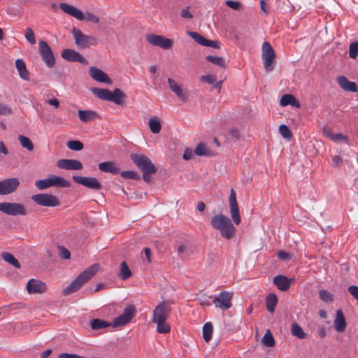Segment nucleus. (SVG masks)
<instances>
[{
  "label": "nucleus",
  "mask_w": 358,
  "mask_h": 358,
  "mask_svg": "<svg viewBox=\"0 0 358 358\" xmlns=\"http://www.w3.org/2000/svg\"><path fill=\"white\" fill-rule=\"evenodd\" d=\"M213 324L210 322H206L203 327V337L205 341H209L212 338Z\"/></svg>",
  "instance_id": "obj_37"
},
{
  "label": "nucleus",
  "mask_w": 358,
  "mask_h": 358,
  "mask_svg": "<svg viewBox=\"0 0 358 358\" xmlns=\"http://www.w3.org/2000/svg\"><path fill=\"white\" fill-rule=\"evenodd\" d=\"M121 176L124 178L133 179V180H139L140 176L138 174L133 171H124L121 173Z\"/></svg>",
  "instance_id": "obj_47"
},
{
  "label": "nucleus",
  "mask_w": 358,
  "mask_h": 358,
  "mask_svg": "<svg viewBox=\"0 0 358 358\" xmlns=\"http://www.w3.org/2000/svg\"><path fill=\"white\" fill-rule=\"evenodd\" d=\"M27 290L29 294H43L47 290L45 282L36 279H31L27 284Z\"/></svg>",
  "instance_id": "obj_16"
},
{
  "label": "nucleus",
  "mask_w": 358,
  "mask_h": 358,
  "mask_svg": "<svg viewBox=\"0 0 358 358\" xmlns=\"http://www.w3.org/2000/svg\"><path fill=\"white\" fill-rule=\"evenodd\" d=\"M320 299L325 303L332 302L334 301V296L332 294L326 290L322 289L319 292Z\"/></svg>",
  "instance_id": "obj_41"
},
{
  "label": "nucleus",
  "mask_w": 358,
  "mask_h": 358,
  "mask_svg": "<svg viewBox=\"0 0 358 358\" xmlns=\"http://www.w3.org/2000/svg\"><path fill=\"white\" fill-rule=\"evenodd\" d=\"M146 41L155 46H159L164 50H169L173 45L172 40L161 35L150 34L146 36Z\"/></svg>",
  "instance_id": "obj_11"
},
{
  "label": "nucleus",
  "mask_w": 358,
  "mask_h": 358,
  "mask_svg": "<svg viewBox=\"0 0 358 358\" xmlns=\"http://www.w3.org/2000/svg\"><path fill=\"white\" fill-rule=\"evenodd\" d=\"M98 270V264H93L87 267L63 290L62 294L67 296L77 292L85 283H86L97 273Z\"/></svg>",
  "instance_id": "obj_2"
},
{
  "label": "nucleus",
  "mask_w": 358,
  "mask_h": 358,
  "mask_svg": "<svg viewBox=\"0 0 358 358\" xmlns=\"http://www.w3.org/2000/svg\"><path fill=\"white\" fill-rule=\"evenodd\" d=\"M293 281V278H289L282 275H278L273 278V284L281 292L287 291L290 288Z\"/></svg>",
  "instance_id": "obj_19"
},
{
  "label": "nucleus",
  "mask_w": 358,
  "mask_h": 358,
  "mask_svg": "<svg viewBox=\"0 0 358 358\" xmlns=\"http://www.w3.org/2000/svg\"><path fill=\"white\" fill-rule=\"evenodd\" d=\"M62 57L66 61L78 62L81 64H87V59L78 52L72 49H65L62 52Z\"/></svg>",
  "instance_id": "obj_20"
},
{
  "label": "nucleus",
  "mask_w": 358,
  "mask_h": 358,
  "mask_svg": "<svg viewBox=\"0 0 358 358\" xmlns=\"http://www.w3.org/2000/svg\"><path fill=\"white\" fill-rule=\"evenodd\" d=\"M277 303L278 298L276 294L270 293V313L274 312Z\"/></svg>",
  "instance_id": "obj_51"
},
{
  "label": "nucleus",
  "mask_w": 358,
  "mask_h": 358,
  "mask_svg": "<svg viewBox=\"0 0 358 358\" xmlns=\"http://www.w3.org/2000/svg\"><path fill=\"white\" fill-rule=\"evenodd\" d=\"M89 75L93 80H94L97 82L106 83V84H108V85L112 84V80L108 76V75L105 72H103L102 70H101L96 67L91 66L89 69Z\"/></svg>",
  "instance_id": "obj_17"
},
{
  "label": "nucleus",
  "mask_w": 358,
  "mask_h": 358,
  "mask_svg": "<svg viewBox=\"0 0 358 358\" xmlns=\"http://www.w3.org/2000/svg\"><path fill=\"white\" fill-rule=\"evenodd\" d=\"M148 125L153 134H159L161 131L162 125L159 119L155 116L148 121Z\"/></svg>",
  "instance_id": "obj_30"
},
{
  "label": "nucleus",
  "mask_w": 358,
  "mask_h": 358,
  "mask_svg": "<svg viewBox=\"0 0 358 358\" xmlns=\"http://www.w3.org/2000/svg\"><path fill=\"white\" fill-rule=\"evenodd\" d=\"M193 157V151L192 149L190 148H186L184 151V153H183V155H182V158L185 159V160H189L192 158Z\"/></svg>",
  "instance_id": "obj_56"
},
{
  "label": "nucleus",
  "mask_w": 358,
  "mask_h": 358,
  "mask_svg": "<svg viewBox=\"0 0 358 358\" xmlns=\"http://www.w3.org/2000/svg\"><path fill=\"white\" fill-rule=\"evenodd\" d=\"M71 34L75 40L76 45L81 49L87 48L92 45H96L97 39L96 37L83 34L80 29L73 27Z\"/></svg>",
  "instance_id": "obj_4"
},
{
  "label": "nucleus",
  "mask_w": 358,
  "mask_h": 358,
  "mask_svg": "<svg viewBox=\"0 0 358 358\" xmlns=\"http://www.w3.org/2000/svg\"><path fill=\"white\" fill-rule=\"evenodd\" d=\"M212 227L220 231V235L227 239H231L236 233V229L231 220L222 214L213 215L210 220Z\"/></svg>",
  "instance_id": "obj_1"
},
{
  "label": "nucleus",
  "mask_w": 358,
  "mask_h": 358,
  "mask_svg": "<svg viewBox=\"0 0 358 358\" xmlns=\"http://www.w3.org/2000/svg\"><path fill=\"white\" fill-rule=\"evenodd\" d=\"M229 203L231 219L236 225H238L241 223V219L240 216L239 208L236 201V192L234 190V189H231L230 190Z\"/></svg>",
  "instance_id": "obj_14"
},
{
  "label": "nucleus",
  "mask_w": 358,
  "mask_h": 358,
  "mask_svg": "<svg viewBox=\"0 0 358 358\" xmlns=\"http://www.w3.org/2000/svg\"><path fill=\"white\" fill-rule=\"evenodd\" d=\"M67 147L72 150L80 151L83 148V144L79 141H69Z\"/></svg>",
  "instance_id": "obj_44"
},
{
  "label": "nucleus",
  "mask_w": 358,
  "mask_h": 358,
  "mask_svg": "<svg viewBox=\"0 0 358 358\" xmlns=\"http://www.w3.org/2000/svg\"><path fill=\"white\" fill-rule=\"evenodd\" d=\"M343 160L339 155H334L332 157V166L334 167L338 168L340 167L343 164Z\"/></svg>",
  "instance_id": "obj_53"
},
{
  "label": "nucleus",
  "mask_w": 358,
  "mask_h": 358,
  "mask_svg": "<svg viewBox=\"0 0 358 358\" xmlns=\"http://www.w3.org/2000/svg\"><path fill=\"white\" fill-rule=\"evenodd\" d=\"M262 344L265 347H268V329H267L262 339Z\"/></svg>",
  "instance_id": "obj_61"
},
{
  "label": "nucleus",
  "mask_w": 358,
  "mask_h": 358,
  "mask_svg": "<svg viewBox=\"0 0 358 358\" xmlns=\"http://www.w3.org/2000/svg\"><path fill=\"white\" fill-rule=\"evenodd\" d=\"M280 103L282 106L290 105L296 108L300 107V103L292 94H284L280 99Z\"/></svg>",
  "instance_id": "obj_25"
},
{
  "label": "nucleus",
  "mask_w": 358,
  "mask_h": 358,
  "mask_svg": "<svg viewBox=\"0 0 358 358\" xmlns=\"http://www.w3.org/2000/svg\"><path fill=\"white\" fill-rule=\"evenodd\" d=\"M39 54L45 65L52 68L55 64V57L52 50L48 43L45 41H40L38 43Z\"/></svg>",
  "instance_id": "obj_7"
},
{
  "label": "nucleus",
  "mask_w": 358,
  "mask_h": 358,
  "mask_svg": "<svg viewBox=\"0 0 358 358\" xmlns=\"http://www.w3.org/2000/svg\"><path fill=\"white\" fill-rule=\"evenodd\" d=\"M279 132L280 135L286 139H290L292 136L291 129L285 124H282L279 127Z\"/></svg>",
  "instance_id": "obj_43"
},
{
  "label": "nucleus",
  "mask_w": 358,
  "mask_h": 358,
  "mask_svg": "<svg viewBox=\"0 0 358 358\" xmlns=\"http://www.w3.org/2000/svg\"><path fill=\"white\" fill-rule=\"evenodd\" d=\"M229 134L234 137V138L238 140L240 139V133L238 129L234 128L229 130Z\"/></svg>",
  "instance_id": "obj_60"
},
{
  "label": "nucleus",
  "mask_w": 358,
  "mask_h": 358,
  "mask_svg": "<svg viewBox=\"0 0 358 358\" xmlns=\"http://www.w3.org/2000/svg\"><path fill=\"white\" fill-rule=\"evenodd\" d=\"M57 166L59 169L65 170H81L83 168V164L76 159H63L57 162Z\"/></svg>",
  "instance_id": "obj_18"
},
{
  "label": "nucleus",
  "mask_w": 358,
  "mask_h": 358,
  "mask_svg": "<svg viewBox=\"0 0 358 358\" xmlns=\"http://www.w3.org/2000/svg\"><path fill=\"white\" fill-rule=\"evenodd\" d=\"M59 255L62 259H69L71 257V253L69 250H67L64 246L59 245Z\"/></svg>",
  "instance_id": "obj_48"
},
{
  "label": "nucleus",
  "mask_w": 358,
  "mask_h": 358,
  "mask_svg": "<svg viewBox=\"0 0 358 358\" xmlns=\"http://www.w3.org/2000/svg\"><path fill=\"white\" fill-rule=\"evenodd\" d=\"M91 328L94 330H99L110 327L111 324L100 319H93L90 322Z\"/></svg>",
  "instance_id": "obj_32"
},
{
  "label": "nucleus",
  "mask_w": 358,
  "mask_h": 358,
  "mask_svg": "<svg viewBox=\"0 0 358 358\" xmlns=\"http://www.w3.org/2000/svg\"><path fill=\"white\" fill-rule=\"evenodd\" d=\"M35 185L39 189H45L52 187L50 177L46 179L36 180L35 182Z\"/></svg>",
  "instance_id": "obj_40"
},
{
  "label": "nucleus",
  "mask_w": 358,
  "mask_h": 358,
  "mask_svg": "<svg viewBox=\"0 0 358 358\" xmlns=\"http://www.w3.org/2000/svg\"><path fill=\"white\" fill-rule=\"evenodd\" d=\"M207 45H205V47H212L214 48H219V43L217 41H211L207 39Z\"/></svg>",
  "instance_id": "obj_63"
},
{
  "label": "nucleus",
  "mask_w": 358,
  "mask_h": 358,
  "mask_svg": "<svg viewBox=\"0 0 358 358\" xmlns=\"http://www.w3.org/2000/svg\"><path fill=\"white\" fill-rule=\"evenodd\" d=\"M226 4L231 8L234 10H239L241 8V4L239 1H227Z\"/></svg>",
  "instance_id": "obj_54"
},
{
  "label": "nucleus",
  "mask_w": 358,
  "mask_h": 358,
  "mask_svg": "<svg viewBox=\"0 0 358 358\" xmlns=\"http://www.w3.org/2000/svg\"><path fill=\"white\" fill-rule=\"evenodd\" d=\"M136 313V309L134 306H127L117 317L115 318L113 322V327H122L128 324L134 318Z\"/></svg>",
  "instance_id": "obj_9"
},
{
  "label": "nucleus",
  "mask_w": 358,
  "mask_h": 358,
  "mask_svg": "<svg viewBox=\"0 0 358 358\" xmlns=\"http://www.w3.org/2000/svg\"><path fill=\"white\" fill-rule=\"evenodd\" d=\"M24 36H25L27 41L29 43H31V45H34L36 43V41L35 38V35H34V31L31 28L28 27L26 29Z\"/></svg>",
  "instance_id": "obj_46"
},
{
  "label": "nucleus",
  "mask_w": 358,
  "mask_h": 358,
  "mask_svg": "<svg viewBox=\"0 0 358 358\" xmlns=\"http://www.w3.org/2000/svg\"><path fill=\"white\" fill-rule=\"evenodd\" d=\"M206 59L218 66H220V67H224L225 66V62H224V59L221 57H218V56H212V55H208L206 57Z\"/></svg>",
  "instance_id": "obj_42"
},
{
  "label": "nucleus",
  "mask_w": 358,
  "mask_h": 358,
  "mask_svg": "<svg viewBox=\"0 0 358 358\" xmlns=\"http://www.w3.org/2000/svg\"><path fill=\"white\" fill-rule=\"evenodd\" d=\"M278 257L281 260H287V259L291 258L290 254L284 250H280L278 252Z\"/></svg>",
  "instance_id": "obj_57"
},
{
  "label": "nucleus",
  "mask_w": 358,
  "mask_h": 358,
  "mask_svg": "<svg viewBox=\"0 0 358 358\" xmlns=\"http://www.w3.org/2000/svg\"><path fill=\"white\" fill-rule=\"evenodd\" d=\"M15 66L20 76L24 80H29V74L27 69L24 62L20 59H17L15 61Z\"/></svg>",
  "instance_id": "obj_26"
},
{
  "label": "nucleus",
  "mask_w": 358,
  "mask_h": 358,
  "mask_svg": "<svg viewBox=\"0 0 358 358\" xmlns=\"http://www.w3.org/2000/svg\"><path fill=\"white\" fill-rule=\"evenodd\" d=\"M178 98V99L181 101H185L188 99L189 95L188 91H173Z\"/></svg>",
  "instance_id": "obj_52"
},
{
  "label": "nucleus",
  "mask_w": 358,
  "mask_h": 358,
  "mask_svg": "<svg viewBox=\"0 0 358 358\" xmlns=\"http://www.w3.org/2000/svg\"><path fill=\"white\" fill-rule=\"evenodd\" d=\"M171 311L170 306L166 302L162 301L153 310L152 322L167 320Z\"/></svg>",
  "instance_id": "obj_12"
},
{
  "label": "nucleus",
  "mask_w": 358,
  "mask_h": 358,
  "mask_svg": "<svg viewBox=\"0 0 358 358\" xmlns=\"http://www.w3.org/2000/svg\"><path fill=\"white\" fill-rule=\"evenodd\" d=\"M262 59L267 71L268 69V41H264L262 45Z\"/></svg>",
  "instance_id": "obj_38"
},
{
  "label": "nucleus",
  "mask_w": 358,
  "mask_h": 358,
  "mask_svg": "<svg viewBox=\"0 0 358 358\" xmlns=\"http://www.w3.org/2000/svg\"><path fill=\"white\" fill-rule=\"evenodd\" d=\"M0 211L11 216H24L27 214L24 206L20 203L1 202Z\"/></svg>",
  "instance_id": "obj_6"
},
{
  "label": "nucleus",
  "mask_w": 358,
  "mask_h": 358,
  "mask_svg": "<svg viewBox=\"0 0 358 358\" xmlns=\"http://www.w3.org/2000/svg\"><path fill=\"white\" fill-rule=\"evenodd\" d=\"M340 87L343 90H357V85L354 82L349 81L345 76H341L337 78Z\"/></svg>",
  "instance_id": "obj_29"
},
{
  "label": "nucleus",
  "mask_w": 358,
  "mask_h": 358,
  "mask_svg": "<svg viewBox=\"0 0 358 358\" xmlns=\"http://www.w3.org/2000/svg\"><path fill=\"white\" fill-rule=\"evenodd\" d=\"M1 257L5 262L10 264L15 268H20L21 265L20 262L11 253L8 252H3Z\"/></svg>",
  "instance_id": "obj_27"
},
{
  "label": "nucleus",
  "mask_w": 358,
  "mask_h": 358,
  "mask_svg": "<svg viewBox=\"0 0 358 358\" xmlns=\"http://www.w3.org/2000/svg\"><path fill=\"white\" fill-rule=\"evenodd\" d=\"M201 80L207 83H213L215 79L213 76H203L201 77Z\"/></svg>",
  "instance_id": "obj_62"
},
{
  "label": "nucleus",
  "mask_w": 358,
  "mask_h": 358,
  "mask_svg": "<svg viewBox=\"0 0 358 358\" xmlns=\"http://www.w3.org/2000/svg\"><path fill=\"white\" fill-rule=\"evenodd\" d=\"M79 119L83 122H88L95 120L98 117L96 111L91 110H78Z\"/></svg>",
  "instance_id": "obj_24"
},
{
  "label": "nucleus",
  "mask_w": 358,
  "mask_h": 358,
  "mask_svg": "<svg viewBox=\"0 0 358 358\" xmlns=\"http://www.w3.org/2000/svg\"><path fill=\"white\" fill-rule=\"evenodd\" d=\"M31 200L38 205L47 207H55L60 205L59 199L52 194H38L32 195Z\"/></svg>",
  "instance_id": "obj_8"
},
{
  "label": "nucleus",
  "mask_w": 358,
  "mask_h": 358,
  "mask_svg": "<svg viewBox=\"0 0 358 358\" xmlns=\"http://www.w3.org/2000/svg\"><path fill=\"white\" fill-rule=\"evenodd\" d=\"M275 59V52L273 48L270 45V71L273 69Z\"/></svg>",
  "instance_id": "obj_59"
},
{
  "label": "nucleus",
  "mask_w": 358,
  "mask_h": 358,
  "mask_svg": "<svg viewBox=\"0 0 358 358\" xmlns=\"http://www.w3.org/2000/svg\"><path fill=\"white\" fill-rule=\"evenodd\" d=\"M250 113H251L250 109H248V108L245 109L241 116V119L243 120H248L250 116Z\"/></svg>",
  "instance_id": "obj_64"
},
{
  "label": "nucleus",
  "mask_w": 358,
  "mask_h": 358,
  "mask_svg": "<svg viewBox=\"0 0 358 358\" xmlns=\"http://www.w3.org/2000/svg\"><path fill=\"white\" fill-rule=\"evenodd\" d=\"M83 20L94 23H98L99 22V17L92 13H87L85 14L83 13Z\"/></svg>",
  "instance_id": "obj_50"
},
{
  "label": "nucleus",
  "mask_w": 358,
  "mask_h": 358,
  "mask_svg": "<svg viewBox=\"0 0 358 358\" xmlns=\"http://www.w3.org/2000/svg\"><path fill=\"white\" fill-rule=\"evenodd\" d=\"M131 275V271H130L126 262H122L120 264V273L119 277L122 280H127Z\"/></svg>",
  "instance_id": "obj_34"
},
{
  "label": "nucleus",
  "mask_w": 358,
  "mask_h": 358,
  "mask_svg": "<svg viewBox=\"0 0 358 358\" xmlns=\"http://www.w3.org/2000/svg\"><path fill=\"white\" fill-rule=\"evenodd\" d=\"M334 328L337 332H343L346 328V321L343 311L339 309L336 311L334 322Z\"/></svg>",
  "instance_id": "obj_22"
},
{
  "label": "nucleus",
  "mask_w": 358,
  "mask_h": 358,
  "mask_svg": "<svg viewBox=\"0 0 358 358\" xmlns=\"http://www.w3.org/2000/svg\"><path fill=\"white\" fill-rule=\"evenodd\" d=\"M73 180L76 183L82 185L87 188L100 190L102 188V185L101 182L94 177H83V176H73Z\"/></svg>",
  "instance_id": "obj_15"
},
{
  "label": "nucleus",
  "mask_w": 358,
  "mask_h": 358,
  "mask_svg": "<svg viewBox=\"0 0 358 358\" xmlns=\"http://www.w3.org/2000/svg\"><path fill=\"white\" fill-rule=\"evenodd\" d=\"M291 332L293 336L300 339H303L306 337V334L304 333L303 329L296 323L292 324Z\"/></svg>",
  "instance_id": "obj_36"
},
{
  "label": "nucleus",
  "mask_w": 358,
  "mask_h": 358,
  "mask_svg": "<svg viewBox=\"0 0 358 358\" xmlns=\"http://www.w3.org/2000/svg\"><path fill=\"white\" fill-rule=\"evenodd\" d=\"M188 35L194 39L198 44L205 46L207 45V39L197 32L188 31Z\"/></svg>",
  "instance_id": "obj_39"
},
{
  "label": "nucleus",
  "mask_w": 358,
  "mask_h": 358,
  "mask_svg": "<svg viewBox=\"0 0 358 358\" xmlns=\"http://www.w3.org/2000/svg\"><path fill=\"white\" fill-rule=\"evenodd\" d=\"M157 324V331L159 334H167L171 331V327L166 320L153 322Z\"/></svg>",
  "instance_id": "obj_33"
},
{
  "label": "nucleus",
  "mask_w": 358,
  "mask_h": 358,
  "mask_svg": "<svg viewBox=\"0 0 358 358\" xmlns=\"http://www.w3.org/2000/svg\"><path fill=\"white\" fill-rule=\"evenodd\" d=\"M18 140L21 145L29 151H32L34 148V144L31 141L24 135H19Z\"/></svg>",
  "instance_id": "obj_35"
},
{
  "label": "nucleus",
  "mask_w": 358,
  "mask_h": 358,
  "mask_svg": "<svg viewBox=\"0 0 358 358\" xmlns=\"http://www.w3.org/2000/svg\"><path fill=\"white\" fill-rule=\"evenodd\" d=\"M50 179L52 187L55 186L57 187H69L71 186V183L68 180L60 176L53 175L50 176Z\"/></svg>",
  "instance_id": "obj_28"
},
{
  "label": "nucleus",
  "mask_w": 358,
  "mask_h": 358,
  "mask_svg": "<svg viewBox=\"0 0 358 358\" xmlns=\"http://www.w3.org/2000/svg\"><path fill=\"white\" fill-rule=\"evenodd\" d=\"M194 153L198 156H207L213 155L212 152L208 149L206 145L203 143H199L194 149Z\"/></svg>",
  "instance_id": "obj_31"
},
{
  "label": "nucleus",
  "mask_w": 358,
  "mask_h": 358,
  "mask_svg": "<svg viewBox=\"0 0 358 358\" xmlns=\"http://www.w3.org/2000/svg\"><path fill=\"white\" fill-rule=\"evenodd\" d=\"M180 15L183 18L191 19L193 17L192 14L189 11L188 8H184L181 10Z\"/></svg>",
  "instance_id": "obj_58"
},
{
  "label": "nucleus",
  "mask_w": 358,
  "mask_h": 358,
  "mask_svg": "<svg viewBox=\"0 0 358 358\" xmlns=\"http://www.w3.org/2000/svg\"><path fill=\"white\" fill-rule=\"evenodd\" d=\"M99 169L103 172L117 174L120 169L113 162H105L99 164Z\"/></svg>",
  "instance_id": "obj_23"
},
{
  "label": "nucleus",
  "mask_w": 358,
  "mask_h": 358,
  "mask_svg": "<svg viewBox=\"0 0 358 358\" xmlns=\"http://www.w3.org/2000/svg\"><path fill=\"white\" fill-rule=\"evenodd\" d=\"M11 113L10 108L0 103V115H10Z\"/></svg>",
  "instance_id": "obj_55"
},
{
  "label": "nucleus",
  "mask_w": 358,
  "mask_h": 358,
  "mask_svg": "<svg viewBox=\"0 0 358 358\" xmlns=\"http://www.w3.org/2000/svg\"><path fill=\"white\" fill-rule=\"evenodd\" d=\"M331 140L336 143L343 141L345 143H348V138L342 134H336L334 136H331Z\"/></svg>",
  "instance_id": "obj_49"
},
{
  "label": "nucleus",
  "mask_w": 358,
  "mask_h": 358,
  "mask_svg": "<svg viewBox=\"0 0 358 358\" xmlns=\"http://www.w3.org/2000/svg\"><path fill=\"white\" fill-rule=\"evenodd\" d=\"M93 92L100 99L113 101L117 105L124 104L126 95L123 91H93Z\"/></svg>",
  "instance_id": "obj_5"
},
{
  "label": "nucleus",
  "mask_w": 358,
  "mask_h": 358,
  "mask_svg": "<svg viewBox=\"0 0 358 358\" xmlns=\"http://www.w3.org/2000/svg\"><path fill=\"white\" fill-rule=\"evenodd\" d=\"M20 181L16 178H10L0 181V195H8L16 191Z\"/></svg>",
  "instance_id": "obj_13"
},
{
  "label": "nucleus",
  "mask_w": 358,
  "mask_h": 358,
  "mask_svg": "<svg viewBox=\"0 0 358 358\" xmlns=\"http://www.w3.org/2000/svg\"><path fill=\"white\" fill-rule=\"evenodd\" d=\"M131 161L143 172V179L145 182H151V175L155 174L157 169L151 160L143 154L132 153L130 155Z\"/></svg>",
  "instance_id": "obj_3"
},
{
  "label": "nucleus",
  "mask_w": 358,
  "mask_h": 358,
  "mask_svg": "<svg viewBox=\"0 0 358 358\" xmlns=\"http://www.w3.org/2000/svg\"><path fill=\"white\" fill-rule=\"evenodd\" d=\"M232 297V292L223 291L214 297L213 303L215 307L219 308L222 310H226L231 307Z\"/></svg>",
  "instance_id": "obj_10"
},
{
  "label": "nucleus",
  "mask_w": 358,
  "mask_h": 358,
  "mask_svg": "<svg viewBox=\"0 0 358 358\" xmlns=\"http://www.w3.org/2000/svg\"><path fill=\"white\" fill-rule=\"evenodd\" d=\"M349 55L352 59H355L358 56V41L350 44Z\"/></svg>",
  "instance_id": "obj_45"
},
{
  "label": "nucleus",
  "mask_w": 358,
  "mask_h": 358,
  "mask_svg": "<svg viewBox=\"0 0 358 358\" xmlns=\"http://www.w3.org/2000/svg\"><path fill=\"white\" fill-rule=\"evenodd\" d=\"M59 8L65 13H67L78 20H83V13L75 6L66 3H59Z\"/></svg>",
  "instance_id": "obj_21"
}]
</instances>
